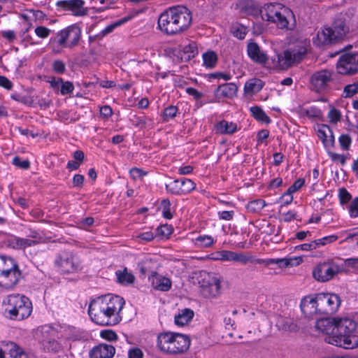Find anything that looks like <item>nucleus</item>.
Returning <instances> with one entry per match:
<instances>
[{
	"label": "nucleus",
	"mask_w": 358,
	"mask_h": 358,
	"mask_svg": "<svg viewBox=\"0 0 358 358\" xmlns=\"http://www.w3.org/2000/svg\"><path fill=\"white\" fill-rule=\"evenodd\" d=\"M338 73L343 75H353L358 72L357 66L352 53L343 54L337 64Z\"/></svg>",
	"instance_id": "14"
},
{
	"label": "nucleus",
	"mask_w": 358,
	"mask_h": 358,
	"mask_svg": "<svg viewBox=\"0 0 358 358\" xmlns=\"http://www.w3.org/2000/svg\"><path fill=\"white\" fill-rule=\"evenodd\" d=\"M38 243V241L19 237H15L10 241L12 247L16 250L25 249L26 248L34 246Z\"/></svg>",
	"instance_id": "30"
},
{
	"label": "nucleus",
	"mask_w": 358,
	"mask_h": 358,
	"mask_svg": "<svg viewBox=\"0 0 358 358\" xmlns=\"http://www.w3.org/2000/svg\"><path fill=\"white\" fill-rule=\"evenodd\" d=\"M13 164L22 169H28L30 166V162L29 160L22 161L19 157H15L13 159Z\"/></svg>",
	"instance_id": "51"
},
{
	"label": "nucleus",
	"mask_w": 358,
	"mask_h": 358,
	"mask_svg": "<svg viewBox=\"0 0 358 358\" xmlns=\"http://www.w3.org/2000/svg\"><path fill=\"white\" fill-rule=\"evenodd\" d=\"M84 1L82 0H66L57 2V6L64 10H71L75 15H84L86 10L83 8Z\"/></svg>",
	"instance_id": "22"
},
{
	"label": "nucleus",
	"mask_w": 358,
	"mask_h": 358,
	"mask_svg": "<svg viewBox=\"0 0 358 358\" xmlns=\"http://www.w3.org/2000/svg\"><path fill=\"white\" fill-rule=\"evenodd\" d=\"M306 54V46L302 43L297 44L277 55L276 66L282 70H286L293 65L301 62Z\"/></svg>",
	"instance_id": "8"
},
{
	"label": "nucleus",
	"mask_w": 358,
	"mask_h": 358,
	"mask_svg": "<svg viewBox=\"0 0 358 358\" xmlns=\"http://www.w3.org/2000/svg\"><path fill=\"white\" fill-rule=\"evenodd\" d=\"M332 72L328 70H322L313 73L310 78L313 90L316 92L324 90L329 82L331 80Z\"/></svg>",
	"instance_id": "17"
},
{
	"label": "nucleus",
	"mask_w": 358,
	"mask_h": 358,
	"mask_svg": "<svg viewBox=\"0 0 358 358\" xmlns=\"http://www.w3.org/2000/svg\"><path fill=\"white\" fill-rule=\"evenodd\" d=\"M65 326V324H55L53 326H50L49 333L52 336H61L62 332L63 331L64 327Z\"/></svg>",
	"instance_id": "54"
},
{
	"label": "nucleus",
	"mask_w": 358,
	"mask_h": 358,
	"mask_svg": "<svg viewBox=\"0 0 358 358\" xmlns=\"http://www.w3.org/2000/svg\"><path fill=\"white\" fill-rule=\"evenodd\" d=\"M153 277L152 285L155 289L166 292L171 287V281L169 278L159 275L157 272L151 271Z\"/></svg>",
	"instance_id": "25"
},
{
	"label": "nucleus",
	"mask_w": 358,
	"mask_h": 358,
	"mask_svg": "<svg viewBox=\"0 0 358 358\" xmlns=\"http://www.w3.org/2000/svg\"><path fill=\"white\" fill-rule=\"evenodd\" d=\"M250 111L253 117L261 122L269 123L271 122L270 118L263 111V110L259 106H253L250 108Z\"/></svg>",
	"instance_id": "35"
},
{
	"label": "nucleus",
	"mask_w": 358,
	"mask_h": 358,
	"mask_svg": "<svg viewBox=\"0 0 358 358\" xmlns=\"http://www.w3.org/2000/svg\"><path fill=\"white\" fill-rule=\"evenodd\" d=\"M216 134H232L237 130V124L232 122H228L222 120L214 126Z\"/></svg>",
	"instance_id": "26"
},
{
	"label": "nucleus",
	"mask_w": 358,
	"mask_h": 358,
	"mask_svg": "<svg viewBox=\"0 0 358 358\" xmlns=\"http://www.w3.org/2000/svg\"><path fill=\"white\" fill-rule=\"evenodd\" d=\"M292 14V13L290 10L281 8L280 12L276 15L275 18H273V20H272L271 22L275 23L276 26L280 29H287L289 24L287 17Z\"/></svg>",
	"instance_id": "28"
},
{
	"label": "nucleus",
	"mask_w": 358,
	"mask_h": 358,
	"mask_svg": "<svg viewBox=\"0 0 358 358\" xmlns=\"http://www.w3.org/2000/svg\"><path fill=\"white\" fill-rule=\"evenodd\" d=\"M117 282L120 284H131L134 281V276L131 273H128L127 268H125L123 271H117L115 272Z\"/></svg>",
	"instance_id": "33"
},
{
	"label": "nucleus",
	"mask_w": 358,
	"mask_h": 358,
	"mask_svg": "<svg viewBox=\"0 0 358 358\" xmlns=\"http://www.w3.org/2000/svg\"><path fill=\"white\" fill-rule=\"evenodd\" d=\"M35 33L38 37L45 38L49 36L50 30L45 27L38 26L35 29Z\"/></svg>",
	"instance_id": "59"
},
{
	"label": "nucleus",
	"mask_w": 358,
	"mask_h": 358,
	"mask_svg": "<svg viewBox=\"0 0 358 358\" xmlns=\"http://www.w3.org/2000/svg\"><path fill=\"white\" fill-rule=\"evenodd\" d=\"M317 304V295L315 294L314 296L308 295L301 299L300 307L305 316L312 317L314 315H320Z\"/></svg>",
	"instance_id": "18"
},
{
	"label": "nucleus",
	"mask_w": 358,
	"mask_h": 358,
	"mask_svg": "<svg viewBox=\"0 0 358 358\" xmlns=\"http://www.w3.org/2000/svg\"><path fill=\"white\" fill-rule=\"evenodd\" d=\"M75 332V328L69 325L65 324L62 332L61 336H57V338L70 339L72 338Z\"/></svg>",
	"instance_id": "47"
},
{
	"label": "nucleus",
	"mask_w": 358,
	"mask_h": 358,
	"mask_svg": "<svg viewBox=\"0 0 358 358\" xmlns=\"http://www.w3.org/2000/svg\"><path fill=\"white\" fill-rule=\"evenodd\" d=\"M338 197L341 205L348 203L352 199L351 194L344 187L339 189Z\"/></svg>",
	"instance_id": "44"
},
{
	"label": "nucleus",
	"mask_w": 358,
	"mask_h": 358,
	"mask_svg": "<svg viewBox=\"0 0 358 358\" xmlns=\"http://www.w3.org/2000/svg\"><path fill=\"white\" fill-rule=\"evenodd\" d=\"M349 32L348 20L344 15H340L334 20L331 27H324L317 31L314 43L317 46L334 43L343 39Z\"/></svg>",
	"instance_id": "4"
},
{
	"label": "nucleus",
	"mask_w": 358,
	"mask_h": 358,
	"mask_svg": "<svg viewBox=\"0 0 358 358\" xmlns=\"http://www.w3.org/2000/svg\"><path fill=\"white\" fill-rule=\"evenodd\" d=\"M85 181L84 176L81 174H76L73 178V185L74 187L81 188Z\"/></svg>",
	"instance_id": "60"
},
{
	"label": "nucleus",
	"mask_w": 358,
	"mask_h": 358,
	"mask_svg": "<svg viewBox=\"0 0 358 358\" xmlns=\"http://www.w3.org/2000/svg\"><path fill=\"white\" fill-rule=\"evenodd\" d=\"M305 180L303 178H299L296 180L292 185H291L288 189L289 192H295L298 189H299L303 185H304Z\"/></svg>",
	"instance_id": "64"
},
{
	"label": "nucleus",
	"mask_w": 358,
	"mask_h": 358,
	"mask_svg": "<svg viewBox=\"0 0 358 358\" xmlns=\"http://www.w3.org/2000/svg\"><path fill=\"white\" fill-rule=\"evenodd\" d=\"M302 262L301 257L278 259V265L280 268H286L289 266L299 265Z\"/></svg>",
	"instance_id": "36"
},
{
	"label": "nucleus",
	"mask_w": 358,
	"mask_h": 358,
	"mask_svg": "<svg viewBox=\"0 0 358 358\" xmlns=\"http://www.w3.org/2000/svg\"><path fill=\"white\" fill-rule=\"evenodd\" d=\"M6 349H0V358H29L27 354L16 343L10 342L6 345Z\"/></svg>",
	"instance_id": "21"
},
{
	"label": "nucleus",
	"mask_w": 358,
	"mask_h": 358,
	"mask_svg": "<svg viewBox=\"0 0 358 358\" xmlns=\"http://www.w3.org/2000/svg\"><path fill=\"white\" fill-rule=\"evenodd\" d=\"M52 69L55 73L62 74L66 71V65L61 60H55L52 63Z\"/></svg>",
	"instance_id": "52"
},
{
	"label": "nucleus",
	"mask_w": 358,
	"mask_h": 358,
	"mask_svg": "<svg viewBox=\"0 0 358 358\" xmlns=\"http://www.w3.org/2000/svg\"><path fill=\"white\" fill-rule=\"evenodd\" d=\"M338 239V236L336 235H331L328 236L323 237L322 238L313 241L315 243L316 248L320 246H323L327 245V243H331L336 241Z\"/></svg>",
	"instance_id": "43"
},
{
	"label": "nucleus",
	"mask_w": 358,
	"mask_h": 358,
	"mask_svg": "<svg viewBox=\"0 0 358 358\" xmlns=\"http://www.w3.org/2000/svg\"><path fill=\"white\" fill-rule=\"evenodd\" d=\"M335 336H328L324 341L329 344L343 348L353 349L358 347V336L355 335L357 323L352 319L336 317Z\"/></svg>",
	"instance_id": "2"
},
{
	"label": "nucleus",
	"mask_w": 358,
	"mask_h": 358,
	"mask_svg": "<svg viewBox=\"0 0 358 358\" xmlns=\"http://www.w3.org/2000/svg\"><path fill=\"white\" fill-rule=\"evenodd\" d=\"M238 87L232 83L219 85L215 90V95L218 97L232 98L236 94Z\"/></svg>",
	"instance_id": "24"
},
{
	"label": "nucleus",
	"mask_w": 358,
	"mask_h": 358,
	"mask_svg": "<svg viewBox=\"0 0 358 358\" xmlns=\"http://www.w3.org/2000/svg\"><path fill=\"white\" fill-rule=\"evenodd\" d=\"M279 12L280 10H278L276 5L273 3L265 4L263 10H262V18L266 17L267 21L271 22Z\"/></svg>",
	"instance_id": "32"
},
{
	"label": "nucleus",
	"mask_w": 358,
	"mask_h": 358,
	"mask_svg": "<svg viewBox=\"0 0 358 358\" xmlns=\"http://www.w3.org/2000/svg\"><path fill=\"white\" fill-rule=\"evenodd\" d=\"M234 252L229 250H222L217 252V259L222 261H233Z\"/></svg>",
	"instance_id": "46"
},
{
	"label": "nucleus",
	"mask_w": 358,
	"mask_h": 358,
	"mask_svg": "<svg viewBox=\"0 0 358 358\" xmlns=\"http://www.w3.org/2000/svg\"><path fill=\"white\" fill-rule=\"evenodd\" d=\"M266 205V201L263 199H256L250 201L247 205V209L251 213L259 212Z\"/></svg>",
	"instance_id": "37"
},
{
	"label": "nucleus",
	"mask_w": 358,
	"mask_h": 358,
	"mask_svg": "<svg viewBox=\"0 0 358 358\" xmlns=\"http://www.w3.org/2000/svg\"><path fill=\"white\" fill-rule=\"evenodd\" d=\"M130 175L134 180L142 178L147 175V172L138 168H132L130 171Z\"/></svg>",
	"instance_id": "57"
},
{
	"label": "nucleus",
	"mask_w": 358,
	"mask_h": 358,
	"mask_svg": "<svg viewBox=\"0 0 358 358\" xmlns=\"http://www.w3.org/2000/svg\"><path fill=\"white\" fill-rule=\"evenodd\" d=\"M178 111V108L176 106H170L165 108L164 111V120H167L169 118H173L176 116Z\"/></svg>",
	"instance_id": "53"
},
{
	"label": "nucleus",
	"mask_w": 358,
	"mask_h": 358,
	"mask_svg": "<svg viewBox=\"0 0 358 358\" xmlns=\"http://www.w3.org/2000/svg\"><path fill=\"white\" fill-rule=\"evenodd\" d=\"M81 36V30L76 24H73L59 31L56 36L50 39V45L55 52H59L63 48L78 45Z\"/></svg>",
	"instance_id": "7"
},
{
	"label": "nucleus",
	"mask_w": 358,
	"mask_h": 358,
	"mask_svg": "<svg viewBox=\"0 0 358 358\" xmlns=\"http://www.w3.org/2000/svg\"><path fill=\"white\" fill-rule=\"evenodd\" d=\"M358 93V82L347 85L344 87L343 96L345 98L351 97Z\"/></svg>",
	"instance_id": "41"
},
{
	"label": "nucleus",
	"mask_w": 358,
	"mask_h": 358,
	"mask_svg": "<svg viewBox=\"0 0 358 358\" xmlns=\"http://www.w3.org/2000/svg\"><path fill=\"white\" fill-rule=\"evenodd\" d=\"M339 143L343 150H348L350 149V146L351 144V138L348 134H342L339 137Z\"/></svg>",
	"instance_id": "45"
},
{
	"label": "nucleus",
	"mask_w": 358,
	"mask_h": 358,
	"mask_svg": "<svg viewBox=\"0 0 358 358\" xmlns=\"http://www.w3.org/2000/svg\"><path fill=\"white\" fill-rule=\"evenodd\" d=\"M22 278L17 262L11 257L0 256V287L13 289Z\"/></svg>",
	"instance_id": "6"
},
{
	"label": "nucleus",
	"mask_w": 358,
	"mask_h": 358,
	"mask_svg": "<svg viewBox=\"0 0 358 358\" xmlns=\"http://www.w3.org/2000/svg\"><path fill=\"white\" fill-rule=\"evenodd\" d=\"M74 86L70 81L62 83L60 92L62 95L68 94L73 92Z\"/></svg>",
	"instance_id": "55"
},
{
	"label": "nucleus",
	"mask_w": 358,
	"mask_h": 358,
	"mask_svg": "<svg viewBox=\"0 0 358 358\" xmlns=\"http://www.w3.org/2000/svg\"><path fill=\"white\" fill-rule=\"evenodd\" d=\"M264 83L260 79L252 78L248 80L244 86L245 93L253 94L259 92L263 87Z\"/></svg>",
	"instance_id": "31"
},
{
	"label": "nucleus",
	"mask_w": 358,
	"mask_h": 358,
	"mask_svg": "<svg viewBox=\"0 0 358 358\" xmlns=\"http://www.w3.org/2000/svg\"><path fill=\"white\" fill-rule=\"evenodd\" d=\"M203 64L207 68H213L217 62V56L214 51H208L203 55Z\"/></svg>",
	"instance_id": "34"
},
{
	"label": "nucleus",
	"mask_w": 358,
	"mask_h": 358,
	"mask_svg": "<svg viewBox=\"0 0 358 358\" xmlns=\"http://www.w3.org/2000/svg\"><path fill=\"white\" fill-rule=\"evenodd\" d=\"M351 217H358V197H355L348 206Z\"/></svg>",
	"instance_id": "48"
},
{
	"label": "nucleus",
	"mask_w": 358,
	"mask_h": 358,
	"mask_svg": "<svg viewBox=\"0 0 358 358\" xmlns=\"http://www.w3.org/2000/svg\"><path fill=\"white\" fill-rule=\"evenodd\" d=\"M3 305L6 317L10 320H22L32 312V304L29 298L19 294L8 296Z\"/></svg>",
	"instance_id": "5"
},
{
	"label": "nucleus",
	"mask_w": 358,
	"mask_h": 358,
	"mask_svg": "<svg viewBox=\"0 0 358 358\" xmlns=\"http://www.w3.org/2000/svg\"><path fill=\"white\" fill-rule=\"evenodd\" d=\"M336 324V317L322 318L317 320L315 327L317 331L325 335L324 338H327L328 336H335Z\"/></svg>",
	"instance_id": "19"
},
{
	"label": "nucleus",
	"mask_w": 358,
	"mask_h": 358,
	"mask_svg": "<svg viewBox=\"0 0 358 358\" xmlns=\"http://www.w3.org/2000/svg\"><path fill=\"white\" fill-rule=\"evenodd\" d=\"M88 313L91 320L99 325L112 326L119 322V316L112 315L110 311L106 310L105 305L97 299L90 303Z\"/></svg>",
	"instance_id": "9"
},
{
	"label": "nucleus",
	"mask_w": 358,
	"mask_h": 358,
	"mask_svg": "<svg viewBox=\"0 0 358 358\" xmlns=\"http://www.w3.org/2000/svg\"><path fill=\"white\" fill-rule=\"evenodd\" d=\"M328 155L331 157L332 161H339L342 165L345 164L346 161L345 155L337 154L331 151L328 152Z\"/></svg>",
	"instance_id": "61"
},
{
	"label": "nucleus",
	"mask_w": 358,
	"mask_h": 358,
	"mask_svg": "<svg viewBox=\"0 0 358 358\" xmlns=\"http://www.w3.org/2000/svg\"><path fill=\"white\" fill-rule=\"evenodd\" d=\"M317 295L320 315H332L338 310L341 302L338 295L331 293H319Z\"/></svg>",
	"instance_id": "12"
},
{
	"label": "nucleus",
	"mask_w": 358,
	"mask_h": 358,
	"mask_svg": "<svg viewBox=\"0 0 358 358\" xmlns=\"http://www.w3.org/2000/svg\"><path fill=\"white\" fill-rule=\"evenodd\" d=\"M292 192H289V189L284 193L281 197L282 206H287L290 204L293 201Z\"/></svg>",
	"instance_id": "63"
},
{
	"label": "nucleus",
	"mask_w": 358,
	"mask_h": 358,
	"mask_svg": "<svg viewBox=\"0 0 358 358\" xmlns=\"http://www.w3.org/2000/svg\"><path fill=\"white\" fill-rule=\"evenodd\" d=\"M194 315V311L192 309L185 308L175 316V324L183 327L192 320Z\"/></svg>",
	"instance_id": "29"
},
{
	"label": "nucleus",
	"mask_w": 358,
	"mask_h": 358,
	"mask_svg": "<svg viewBox=\"0 0 358 358\" xmlns=\"http://www.w3.org/2000/svg\"><path fill=\"white\" fill-rule=\"evenodd\" d=\"M253 257L245 255L243 252H234L233 262H241L243 264H246L248 262H252Z\"/></svg>",
	"instance_id": "42"
},
{
	"label": "nucleus",
	"mask_w": 358,
	"mask_h": 358,
	"mask_svg": "<svg viewBox=\"0 0 358 358\" xmlns=\"http://www.w3.org/2000/svg\"><path fill=\"white\" fill-rule=\"evenodd\" d=\"M55 264L64 273H75L83 269L81 262L70 252L59 255L55 260Z\"/></svg>",
	"instance_id": "13"
},
{
	"label": "nucleus",
	"mask_w": 358,
	"mask_h": 358,
	"mask_svg": "<svg viewBox=\"0 0 358 358\" xmlns=\"http://www.w3.org/2000/svg\"><path fill=\"white\" fill-rule=\"evenodd\" d=\"M344 270L343 266L339 265L334 260L331 259L319 264L313 271L314 278L319 282H327Z\"/></svg>",
	"instance_id": "10"
},
{
	"label": "nucleus",
	"mask_w": 358,
	"mask_h": 358,
	"mask_svg": "<svg viewBox=\"0 0 358 358\" xmlns=\"http://www.w3.org/2000/svg\"><path fill=\"white\" fill-rule=\"evenodd\" d=\"M44 348L48 351L57 352L62 349L61 345L55 339L44 341Z\"/></svg>",
	"instance_id": "40"
},
{
	"label": "nucleus",
	"mask_w": 358,
	"mask_h": 358,
	"mask_svg": "<svg viewBox=\"0 0 358 358\" xmlns=\"http://www.w3.org/2000/svg\"><path fill=\"white\" fill-rule=\"evenodd\" d=\"M247 52L249 57L256 63L265 64L268 60L267 54L262 50L255 42H250L248 44Z\"/></svg>",
	"instance_id": "20"
},
{
	"label": "nucleus",
	"mask_w": 358,
	"mask_h": 358,
	"mask_svg": "<svg viewBox=\"0 0 358 358\" xmlns=\"http://www.w3.org/2000/svg\"><path fill=\"white\" fill-rule=\"evenodd\" d=\"M115 353V348L108 344H99L93 348L90 352V358H112Z\"/></svg>",
	"instance_id": "23"
},
{
	"label": "nucleus",
	"mask_w": 358,
	"mask_h": 358,
	"mask_svg": "<svg viewBox=\"0 0 358 358\" xmlns=\"http://www.w3.org/2000/svg\"><path fill=\"white\" fill-rule=\"evenodd\" d=\"M192 22L191 11L185 6H176L162 12L158 17L157 27L167 36L184 33Z\"/></svg>",
	"instance_id": "1"
},
{
	"label": "nucleus",
	"mask_w": 358,
	"mask_h": 358,
	"mask_svg": "<svg viewBox=\"0 0 358 358\" xmlns=\"http://www.w3.org/2000/svg\"><path fill=\"white\" fill-rule=\"evenodd\" d=\"M144 354L139 348H132L128 351V358H143Z\"/></svg>",
	"instance_id": "58"
},
{
	"label": "nucleus",
	"mask_w": 358,
	"mask_h": 358,
	"mask_svg": "<svg viewBox=\"0 0 358 358\" xmlns=\"http://www.w3.org/2000/svg\"><path fill=\"white\" fill-rule=\"evenodd\" d=\"M196 184L187 178L177 179L166 185V190L173 194H185L194 190Z\"/></svg>",
	"instance_id": "15"
},
{
	"label": "nucleus",
	"mask_w": 358,
	"mask_h": 358,
	"mask_svg": "<svg viewBox=\"0 0 358 358\" xmlns=\"http://www.w3.org/2000/svg\"><path fill=\"white\" fill-rule=\"evenodd\" d=\"M157 234L161 236L168 237L169 235L172 234L173 229L171 226L168 224H164L159 227L157 229Z\"/></svg>",
	"instance_id": "49"
},
{
	"label": "nucleus",
	"mask_w": 358,
	"mask_h": 358,
	"mask_svg": "<svg viewBox=\"0 0 358 358\" xmlns=\"http://www.w3.org/2000/svg\"><path fill=\"white\" fill-rule=\"evenodd\" d=\"M103 305H105L106 310L111 312L112 315L119 316V313L122 309L124 301L123 298L119 296H111L110 294L96 299Z\"/></svg>",
	"instance_id": "16"
},
{
	"label": "nucleus",
	"mask_w": 358,
	"mask_h": 358,
	"mask_svg": "<svg viewBox=\"0 0 358 358\" xmlns=\"http://www.w3.org/2000/svg\"><path fill=\"white\" fill-rule=\"evenodd\" d=\"M101 336L108 341H115L117 338L115 332L112 330H103L101 331Z\"/></svg>",
	"instance_id": "62"
},
{
	"label": "nucleus",
	"mask_w": 358,
	"mask_h": 358,
	"mask_svg": "<svg viewBox=\"0 0 358 358\" xmlns=\"http://www.w3.org/2000/svg\"><path fill=\"white\" fill-rule=\"evenodd\" d=\"M194 243L199 247L208 248L213 244L214 240L212 236L204 235L196 238Z\"/></svg>",
	"instance_id": "38"
},
{
	"label": "nucleus",
	"mask_w": 358,
	"mask_h": 358,
	"mask_svg": "<svg viewBox=\"0 0 358 358\" xmlns=\"http://www.w3.org/2000/svg\"><path fill=\"white\" fill-rule=\"evenodd\" d=\"M200 292L205 298H213L220 293V280L213 274L204 273L199 280Z\"/></svg>",
	"instance_id": "11"
},
{
	"label": "nucleus",
	"mask_w": 358,
	"mask_h": 358,
	"mask_svg": "<svg viewBox=\"0 0 358 358\" xmlns=\"http://www.w3.org/2000/svg\"><path fill=\"white\" fill-rule=\"evenodd\" d=\"M183 52L187 55V59L193 58L198 54V48L196 43L192 42L183 47Z\"/></svg>",
	"instance_id": "39"
},
{
	"label": "nucleus",
	"mask_w": 358,
	"mask_h": 358,
	"mask_svg": "<svg viewBox=\"0 0 358 358\" xmlns=\"http://www.w3.org/2000/svg\"><path fill=\"white\" fill-rule=\"evenodd\" d=\"M328 117L331 122L337 123L341 120V115L338 110L333 108L329 112Z\"/></svg>",
	"instance_id": "56"
},
{
	"label": "nucleus",
	"mask_w": 358,
	"mask_h": 358,
	"mask_svg": "<svg viewBox=\"0 0 358 358\" xmlns=\"http://www.w3.org/2000/svg\"><path fill=\"white\" fill-rule=\"evenodd\" d=\"M327 131L331 132L330 127L329 126L323 124L322 125L321 128L319 129L317 134L318 137L320 138V140L324 145H326V143L327 141Z\"/></svg>",
	"instance_id": "50"
},
{
	"label": "nucleus",
	"mask_w": 358,
	"mask_h": 358,
	"mask_svg": "<svg viewBox=\"0 0 358 358\" xmlns=\"http://www.w3.org/2000/svg\"><path fill=\"white\" fill-rule=\"evenodd\" d=\"M190 344L191 340L187 335L170 331L159 334L157 339L159 350L170 355L185 353Z\"/></svg>",
	"instance_id": "3"
},
{
	"label": "nucleus",
	"mask_w": 358,
	"mask_h": 358,
	"mask_svg": "<svg viewBox=\"0 0 358 358\" xmlns=\"http://www.w3.org/2000/svg\"><path fill=\"white\" fill-rule=\"evenodd\" d=\"M238 6L241 13L248 15H255L259 10L253 0H241Z\"/></svg>",
	"instance_id": "27"
}]
</instances>
